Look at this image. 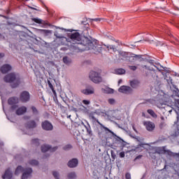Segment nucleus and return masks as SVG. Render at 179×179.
Wrapping results in <instances>:
<instances>
[{
    "label": "nucleus",
    "mask_w": 179,
    "mask_h": 179,
    "mask_svg": "<svg viewBox=\"0 0 179 179\" xmlns=\"http://www.w3.org/2000/svg\"><path fill=\"white\" fill-rule=\"evenodd\" d=\"M70 49L72 51L79 52L80 51H88L91 50L93 54H100L101 52V45L99 44L97 40H90L87 37L82 38L79 32H75L71 34Z\"/></svg>",
    "instance_id": "f257e3e1"
},
{
    "label": "nucleus",
    "mask_w": 179,
    "mask_h": 179,
    "mask_svg": "<svg viewBox=\"0 0 179 179\" xmlns=\"http://www.w3.org/2000/svg\"><path fill=\"white\" fill-rule=\"evenodd\" d=\"M3 80L6 83H12L11 87L13 89H16V87L20 85V77L15 73H10L6 75L3 78Z\"/></svg>",
    "instance_id": "f03ea898"
},
{
    "label": "nucleus",
    "mask_w": 179,
    "mask_h": 179,
    "mask_svg": "<svg viewBox=\"0 0 179 179\" xmlns=\"http://www.w3.org/2000/svg\"><path fill=\"white\" fill-rule=\"evenodd\" d=\"M20 173H23L22 179L30 178V177H31V173H33V169H31V168L24 169L23 167H22V166H18L15 169V176H18V174H20Z\"/></svg>",
    "instance_id": "7ed1b4c3"
},
{
    "label": "nucleus",
    "mask_w": 179,
    "mask_h": 179,
    "mask_svg": "<svg viewBox=\"0 0 179 179\" xmlns=\"http://www.w3.org/2000/svg\"><path fill=\"white\" fill-rule=\"evenodd\" d=\"M89 78L90 80H92V82H93L94 83H100L103 80V78H101L100 73H98L94 71H90Z\"/></svg>",
    "instance_id": "20e7f679"
},
{
    "label": "nucleus",
    "mask_w": 179,
    "mask_h": 179,
    "mask_svg": "<svg viewBox=\"0 0 179 179\" xmlns=\"http://www.w3.org/2000/svg\"><path fill=\"white\" fill-rule=\"evenodd\" d=\"M92 120L94 121H96V122H97V124H99V125H100V129H101V132L102 134V135H108V134H111V135H115V134H114V132H113L111 130H110V129L106 127L104 125H103V124H101L99 120H97V118H96L94 116L92 117Z\"/></svg>",
    "instance_id": "39448f33"
},
{
    "label": "nucleus",
    "mask_w": 179,
    "mask_h": 179,
    "mask_svg": "<svg viewBox=\"0 0 179 179\" xmlns=\"http://www.w3.org/2000/svg\"><path fill=\"white\" fill-rule=\"evenodd\" d=\"M20 101L21 103H29L30 101V93L27 91H23L20 94Z\"/></svg>",
    "instance_id": "423d86ee"
},
{
    "label": "nucleus",
    "mask_w": 179,
    "mask_h": 179,
    "mask_svg": "<svg viewBox=\"0 0 179 179\" xmlns=\"http://www.w3.org/2000/svg\"><path fill=\"white\" fill-rule=\"evenodd\" d=\"M41 128L43 131H52L54 129V126L48 120H45L41 122Z\"/></svg>",
    "instance_id": "0eeeda50"
},
{
    "label": "nucleus",
    "mask_w": 179,
    "mask_h": 179,
    "mask_svg": "<svg viewBox=\"0 0 179 179\" xmlns=\"http://www.w3.org/2000/svg\"><path fill=\"white\" fill-rule=\"evenodd\" d=\"M143 124L144 127H145V129H147V131H149V132L155 131V128H156V124L150 121H144Z\"/></svg>",
    "instance_id": "6e6552de"
},
{
    "label": "nucleus",
    "mask_w": 179,
    "mask_h": 179,
    "mask_svg": "<svg viewBox=\"0 0 179 179\" xmlns=\"http://www.w3.org/2000/svg\"><path fill=\"white\" fill-rule=\"evenodd\" d=\"M118 92L124 94H131L134 90L129 86L122 85L119 88Z\"/></svg>",
    "instance_id": "1a4fd4ad"
},
{
    "label": "nucleus",
    "mask_w": 179,
    "mask_h": 179,
    "mask_svg": "<svg viewBox=\"0 0 179 179\" xmlns=\"http://www.w3.org/2000/svg\"><path fill=\"white\" fill-rule=\"evenodd\" d=\"M120 55H121V57H122L123 58H138V59H141V58H142V55H135L134 53H131L130 55L131 56L129 57V53H128L127 52H120Z\"/></svg>",
    "instance_id": "9d476101"
},
{
    "label": "nucleus",
    "mask_w": 179,
    "mask_h": 179,
    "mask_svg": "<svg viewBox=\"0 0 179 179\" xmlns=\"http://www.w3.org/2000/svg\"><path fill=\"white\" fill-rule=\"evenodd\" d=\"M57 149H58V147L56 146L54 148H51V145L47 144L43 145L41 146V152H43V153H45V152H48V150L51 152H55Z\"/></svg>",
    "instance_id": "9b49d317"
},
{
    "label": "nucleus",
    "mask_w": 179,
    "mask_h": 179,
    "mask_svg": "<svg viewBox=\"0 0 179 179\" xmlns=\"http://www.w3.org/2000/svg\"><path fill=\"white\" fill-rule=\"evenodd\" d=\"M25 127L27 129H34L37 128V122H36L34 120H29L25 124Z\"/></svg>",
    "instance_id": "f8f14e48"
},
{
    "label": "nucleus",
    "mask_w": 179,
    "mask_h": 179,
    "mask_svg": "<svg viewBox=\"0 0 179 179\" xmlns=\"http://www.w3.org/2000/svg\"><path fill=\"white\" fill-rule=\"evenodd\" d=\"M0 71L1 73H8L10 71H12V66L10 64H3L1 69Z\"/></svg>",
    "instance_id": "ddd939ff"
},
{
    "label": "nucleus",
    "mask_w": 179,
    "mask_h": 179,
    "mask_svg": "<svg viewBox=\"0 0 179 179\" xmlns=\"http://www.w3.org/2000/svg\"><path fill=\"white\" fill-rule=\"evenodd\" d=\"M78 163L79 161L78 160V159L73 158L68 162V166L71 169H73L74 167H76L78 166Z\"/></svg>",
    "instance_id": "4468645a"
},
{
    "label": "nucleus",
    "mask_w": 179,
    "mask_h": 179,
    "mask_svg": "<svg viewBox=\"0 0 179 179\" xmlns=\"http://www.w3.org/2000/svg\"><path fill=\"white\" fill-rule=\"evenodd\" d=\"M27 108L26 106H21L16 110L15 114L17 115H23V114H24V113H27Z\"/></svg>",
    "instance_id": "2eb2a0df"
},
{
    "label": "nucleus",
    "mask_w": 179,
    "mask_h": 179,
    "mask_svg": "<svg viewBox=\"0 0 179 179\" xmlns=\"http://www.w3.org/2000/svg\"><path fill=\"white\" fill-rule=\"evenodd\" d=\"M82 93H83V94H86L87 96H89V94H94V88H93L92 86H90L88 88L83 90Z\"/></svg>",
    "instance_id": "dca6fc26"
},
{
    "label": "nucleus",
    "mask_w": 179,
    "mask_h": 179,
    "mask_svg": "<svg viewBox=\"0 0 179 179\" xmlns=\"http://www.w3.org/2000/svg\"><path fill=\"white\" fill-rule=\"evenodd\" d=\"M9 106H13V104H17L19 103V98L17 96H12L8 99Z\"/></svg>",
    "instance_id": "f3484780"
},
{
    "label": "nucleus",
    "mask_w": 179,
    "mask_h": 179,
    "mask_svg": "<svg viewBox=\"0 0 179 179\" xmlns=\"http://www.w3.org/2000/svg\"><path fill=\"white\" fill-rule=\"evenodd\" d=\"M13 177V174L12 173V171H10V169H7L5 171V173L2 176L3 179H10Z\"/></svg>",
    "instance_id": "a211bd4d"
},
{
    "label": "nucleus",
    "mask_w": 179,
    "mask_h": 179,
    "mask_svg": "<svg viewBox=\"0 0 179 179\" xmlns=\"http://www.w3.org/2000/svg\"><path fill=\"white\" fill-rule=\"evenodd\" d=\"M139 85H141V82L138 80H133L130 81V86L133 89H136L137 87H139Z\"/></svg>",
    "instance_id": "6ab92c4d"
},
{
    "label": "nucleus",
    "mask_w": 179,
    "mask_h": 179,
    "mask_svg": "<svg viewBox=\"0 0 179 179\" xmlns=\"http://www.w3.org/2000/svg\"><path fill=\"white\" fill-rule=\"evenodd\" d=\"M63 62L66 65H70V64L72 63V59H71V58L68 57V56H66V57H63Z\"/></svg>",
    "instance_id": "aec40b11"
},
{
    "label": "nucleus",
    "mask_w": 179,
    "mask_h": 179,
    "mask_svg": "<svg viewBox=\"0 0 179 179\" xmlns=\"http://www.w3.org/2000/svg\"><path fill=\"white\" fill-rule=\"evenodd\" d=\"M106 47L107 50L110 51V50H113V52H116L117 47L114 45H104Z\"/></svg>",
    "instance_id": "412c9836"
},
{
    "label": "nucleus",
    "mask_w": 179,
    "mask_h": 179,
    "mask_svg": "<svg viewBox=\"0 0 179 179\" xmlns=\"http://www.w3.org/2000/svg\"><path fill=\"white\" fill-rule=\"evenodd\" d=\"M83 125L84 126V128L85 131H87L88 135H92V128L90 127V125L87 124V126H86L84 123H83Z\"/></svg>",
    "instance_id": "4be33fe9"
},
{
    "label": "nucleus",
    "mask_w": 179,
    "mask_h": 179,
    "mask_svg": "<svg viewBox=\"0 0 179 179\" xmlns=\"http://www.w3.org/2000/svg\"><path fill=\"white\" fill-rule=\"evenodd\" d=\"M116 75H124L125 73V69H117L115 71Z\"/></svg>",
    "instance_id": "5701e85b"
},
{
    "label": "nucleus",
    "mask_w": 179,
    "mask_h": 179,
    "mask_svg": "<svg viewBox=\"0 0 179 179\" xmlns=\"http://www.w3.org/2000/svg\"><path fill=\"white\" fill-rule=\"evenodd\" d=\"M147 112L148 113V114H150V115H151V117H152V118H157V115L155 113L153 110L148 109Z\"/></svg>",
    "instance_id": "b1692460"
},
{
    "label": "nucleus",
    "mask_w": 179,
    "mask_h": 179,
    "mask_svg": "<svg viewBox=\"0 0 179 179\" xmlns=\"http://www.w3.org/2000/svg\"><path fill=\"white\" fill-rule=\"evenodd\" d=\"M31 20L33 22H34L35 23H37L38 24H43V20H41L40 18L33 17V18H31Z\"/></svg>",
    "instance_id": "393cba45"
},
{
    "label": "nucleus",
    "mask_w": 179,
    "mask_h": 179,
    "mask_svg": "<svg viewBox=\"0 0 179 179\" xmlns=\"http://www.w3.org/2000/svg\"><path fill=\"white\" fill-rule=\"evenodd\" d=\"M67 177H68V179H75L76 178V173L75 172L69 173Z\"/></svg>",
    "instance_id": "a878e982"
},
{
    "label": "nucleus",
    "mask_w": 179,
    "mask_h": 179,
    "mask_svg": "<svg viewBox=\"0 0 179 179\" xmlns=\"http://www.w3.org/2000/svg\"><path fill=\"white\" fill-rule=\"evenodd\" d=\"M29 164L31 166H38V161L36 160V159H31L29 162Z\"/></svg>",
    "instance_id": "bb28decb"
},
{
    "label": "nucleus",
    "mask_w": 179,
    "mask_h": 179,
    "mask_svg": "<svg viewBox=\"0 0 179 179\" xmlns=\"http://www.w3.org/2000/svg\"><path fill=\"white\" fill-rule=\"evenodd\" d=\"M31 109L32 110L34 115H38V110H37V108H36L35 106H31Z\"/></svg>",
    "instance_id": "cd10ccee"
},
{
    "label": "nucleus",
    "mask_w": 179,
    "mask_h": 179,
    "mask_svg": "<svg viewBox=\"0 0 179 179\" xmlns=\"http://www.w3.org/2000/svg\"><path fill=\"white\" fill-rule=\"evenodd\" d=\"M31 142L32 145H35V146H38L40 145V141L38 138L33 139Z\"/></svg>",
    "instance_id": "c85d7f7f"
},
{
    "label": "nucleus",
    "mask_w": 179,
    "mask_h": 179,
    "mask_svg": "<svg viewBox=\"0 0 179 179\" xmlns=\"http://www.w3.org/2000/svg\"><path fill=\"white\" fill-rule=\"evenodd\" d=\"M81 24L84 26L85 29H89L90 24L89 22H87V21H82Z\"/></svg>",
    "instance_id": "c756f323"
},
{
    "label": "nucleus",
    "mask_w": 179,
    "mask_h": 179,
    "mask_svg": "<svg viewBox=\"0 0 179 179\" xmlns=\"http://www.w3.org/2000/svg\"><path fill=\"white\" fill-rule=\"evenodd\" d=\"M166 126H167V124H166V122H162L159 124V127L160 129H164V128H166Z\"/></svg>",
    "instance_id": "7c9ffc66"
},
{
    "label": "nucleus",
    "mask_w": 179,
    "mask_h": 179,
    "mask_svg": "<svg viewBox=\"0 0 179 179\" xmlns=\"http://www.w3.org/2000/svg\"><path fill=\"white\" fill-rule=\"evenodd\" d=\"M110 155H111L112 159H113V160H115L117 155H115V152H114V150H110Z\"/></svg>",
    "instance_id": "2f4dec72"
},
{
    "label": "nucleus",
    "mask_w": 179,
    "mask_h": 179,
    "mask_svg": "<svg viewBox=\"0 0 179 179\" xmlns=\"http://www.w3.org/2000/svg\"><path fill=\"white\" fill-rule=\"evenodd\" d=\"M64 150H69V149H72V145L71 144H68L66 145H65L63 148Z\"/></svg>",
    "instance_id": "473e14b6"
},
{
    "label": "nucleus",
    "mask_w": 179,
    "mask_h": 179,
    "mask_svg": "<svg viewBox=\"0 0 179 179\" xmlns=\"http://www.w3.org/2000/svg\"><path fill=\"white\" fill-rule=\"evenodd\" d=\"M52 174H53V177H55V178L59 179V173H58V172L53 171Z\"/></svg>",
    "instance_id": "72a5a7b5"
},
{
    "label": "nucleus",
    "mask_w": 179,
    "mask_h": 179,
    "mask_svg": "<svg viewBox=\"0 0 179 179\" xmlns=\"http://www.w3.org/2000/svg\"><path fill=\"white\" fill-rule=\"evenodd\" d=\"M129 68L131 71H136V69H138L136 66H129Z\"/></svg>",
    "instance_id": "f704fd0d"
},
{
    "label": "nucleus",
    "mask_w": 179,
    "mask_h": 179,
    "mask_svg": "<svg viewBox=\"0 0 179 179\" xmlns=\"http://www.w3.org/2000/svg\"><path fill=\"white\" fill-rule=\"evenodd\" d=\"M48 85L50 89H54V86L52 85V84L51 83V81H50V80H48Z\"/></svg>",
    "instance_id": "c9c22d12"
},
{
    "label": "nucleus",
    "mask_w": 179,
    "mask_h": 179,
    "mask_svg": "<svg viewBox=\"0 0 179 179\" xmlns=\"http://www.w3.org/2000/svg\"><path fill=\"white\" fill-rule=\"evenodd\" d=\"M16 108H17V105L16 104L11 105L10 110H12V111H14V110H16Z\"/></svg>",
    "instance_id": "e433bc0d"
},
{
    "label": "nucleus",
    "mask_w": 179,
    "mask_h": 179,
    "mask_svg": "<svg viewBox=\"0 0 179 179\" xmlns=\"http://www.w3.org/2000/svg\"><path fill=\"white\" fill-rule=\"evenodd\" d=\"M108 101L109 104H114V103H115V100L114 99H109Z\"/></svg>",
    "instance_id": "4c0bfd02"
},
{
    "label": "nucleus",
    "mask_w": 179,
    "mask_h": 179,
    "mask_svg": "<svg viewBox=\"0 0 179 179\" xmlns=\"http://www.w3.org/2000/svg\"><path fill=\"white\" fill-rule=\"evenodd\" d=\"M83 104H85V106H87V105L90 104V101H87V100H86V99H84V100L83 101Z\"/></svg>",
    "instance_id": "58836bf2"
},
{
    "label": "nucleus",
    "mask_w": 179,
    "mask_h": 179,
    "mask_svg": "<svg viewBox=\"0 0 179 179\" xmlns=\"http://www.w3.org/2000/svg\"><path fill=\"white\" fill-rule=\"evenodd\" d=\"M119 156H120V157H121V158L125 157V152H120Z\"/></svg>",
    "instance_id": "ea45409f"
},
{
    "label": "nucleus",
    "mask_w": 179,
    "mask_h": 179,
    "mask_svg": "<svg viewBox=\"0 0 179 179\" xmlns=\"http://www.w3.org/2000/svg\"><path fill=\"white\" fill-rule=\"evenodd\" d=\"M125 178H126V179H131V173H127L125 174Z\"/></svg>",
    "instance_id": "a19ab883"
},
{
    "label": "nucleus",
    "mask_w": 179,
    "mask_h": 179,
    "mask_svg": "<svg viewBox=\"0 0 179 179\" xmlns=\"http://www.w3.org/2000/svg\"><path fill=\"white\" fill-rule=\"evenodd\" d=\"M108 93H109L110 94H113V93H114V90L111 88H109L108 90Z\"/></svg>",
    "instance_id": "79ce46f5"
},
{
    "label": "nucleus",
    "mask_w": 179,
    "mask_h": 179,
    "mask_svg": "<svg viewBox=\"0 0 179 179\" xmlns=\"http://www.w3.org/2000/svg\"><path fill=\"white\" fill-rule=\"evenodd\" d=\"M115 139H117L118 141H120V142H124V140L118 137L117 135H115Z\"/></svg>",
    "instance_id": "37998d69"
},
{
    "label": "nucleus",
    "mask_w": 179,
    "mask_h": 179,
    "mask_svg": "<svg viewBox=\"0 0 179 179\" xmlns=\"http://www.w3.org/2000/svg\"><path fill=\"white\" fill-rule=\"evenodd\" d=\"M51 90H52V92L54 96H55V97H57V92L55 91V90L53 88V89H51Z\"/></svg>",
    "instance_id": "c03bdc74"
},
{
    "label": "nucleus",
    "mask_w": 179,
    "mask_h": 179,
    "mask_svg": "<svg viewBox=\"0 0 179 179\" xmlns=\"http://www.w3.org/2000/svg\"><path fill=\"white\" fill-rule=\"evenodd\" d=\"M178 121H179V114L177 113V121L175 122V124H178Z\"/></svg>",
    "instance_id": "a18cd8bd"
},
{
    "label": "nucleus",
    "mask_w": 179,
    "mask_h": 179,
    "mask_svg": "<svg viewBox=\"0 0 179 179\" xmlns=\"http://www.w3.org/2000/svg\"><path fill=\"white\" fill-rule=\"evenodd\" d=\"M150 156L152 157V159H156V156L153 155V153H150Z\"/></svg>",
    "instance_id": "49530a36"
},
{
    "label": "nucleus",
    "mask_w": 179,
    "mask_h": 179,
    "mask_svg": "<svg viewBox=\"0 0 179 179\" xmlns=\"http://www.w3.org/2000/svg\"><path fill=\"white\" fill-rule=\"evenodd\" d=\"M141 157H142V155H138V156H137V157L135 158V160H138V159H141Z\"/></svg>",
    "instance_id": "de8ad7c7"
},
{
    "label": "nucleus",
    "mask_w": 179,
    "mask_h": 179,
    "mask_svg": "<svg viewBox=\"0 0 179 179\" xmlns=\"http://www.w3.org/2000/svg\"><path fill=\"white\" fill-rule=\"evenodd\" d=\"M29 8L30 9H32L33 10H38L37 8H34V7H30V6H29Z\"/></svg>",
    "instance_id": "09e8293b"
},
{
    "label": "nucleus",
    "mask_w": 179,
    "mask_h": 179,
    "mask_svg": "<svg viewBox=\"0 0 179 179\" xmlns=\"http://www.w3.org/2000/svg\"><path fill=\"white\" fill-rule=\"evenodd\" d=\"M3 57H5V54H3V53H0V59H1V58H3Z\"/></svg>",
    "instance_id": "8fccbe9b"
},
{
    "label": "nucleus",
    "mask_w": 179,
    "mask_h": 179,
    "mask_svg": "<svg viewBox=\"0 0 179 179\" xmlns=\"http://www.w3.org/2000/svg\"><path fill=\"white\" fill-rule=\"evenodd\" d=\"M94 22H100V18H95L93 20Z\"/></svg>",
    "instance_id": "3c124183"
},
{
    "label": "nucleus",
    "mask_w": 179,
    "mask_h": 179,
    "mask_svg": "<svg viewBox=\"0 0 179 179\" xmlns=\"http://www.w3.org/2000/svg\"><path fill=\"white\" fill-rule=\"evenodd\" d=\"M120 83H122V80H118V84L120 85Z\"/></svg>",
    "instance_id": "603ef678"
},
{
    "label": "nucleus",
    "mask_w": 179,
    "mask_h": 179,
    "mask_svg": "<svg viewBox=\"0 0 179 179\" xmlns=\"http://www.w3.org/2000/svg\"><path fill=\"white\" fill-rule=\"evenodd\" d=\"M169 80L170 83H173V80H171V78H169V80Z\"/></svg>",
    "instance_id": "864d4df0"
},
{
    "label": "nucleus",
    "mask_w": 179,
    "mask_h": 179,
    "mask_svg": "<svg viewBox=\"0 0 179 179\" xmlns=\"http://www.w3.org/2000/svg\"><path fill=\"white\" fill-rule=\"evenodd\" d=\"M161 120H162V121H164V117L162 116V117H161Z\"/></svg>",
    "instance_id": "5fc2aeb1"
},
{
    "label": "nucleus",
    "mask_w": 179,
    "mask_h": 179,
    "mask_svg": "<svg viewBox=\"0 0 179 179\" xmlns=\"http://www.w3.org/2000/svg\"><path fill=\"white\" fill-rule=\"evenodd\" d=\"M0 16H1V17H6V16H3V15H0Z\"/></svg>",
    "instance_id": "6e6d98bb"
},
{
    "label": "nucleus",
    "mask_w": 179,
    "mask_h": 179,
    "mask_svg": "<svg viewBox=\"0 0 179 179\" xmlns=\"http://www.w3.org/2000/svg\"><path fill=\"white\" fill-rule=\"evenodd\" d=\"M142 116L145 117V113H143Z\"/></svg>",
    "instance_id": "4d7b16f0"
},
{
    "label": "nucleus",
    "mask_w": 179,
    "mask_h": 179,
    "mask_svg": "<svg viewBox=\"0 0 179 179\" xmlns=\"http://www.w3.org/2000/svg\"><path fill=\"white\" fill-rule=\"evenodd\" d=\"M166 167H167V165H165L164 167V169H166Z\"/></svg>",
    "instance_id": "13d9d810"
},
{
    "label": "nucleus",
    "mask_w": 179,
    "mask_h": 179,
    "mask_svg": "<svg viewBox=\"0 0 179 179\" xmlns=\"http://www.w3.org/2000/svg\"><path fill=\"white\" fill-rule=\"evenodd\" d=\"M119 41H115V43H118Z\"/></svg>",
    "instance_id": "bf43d9fd"
},
{
    "label": "nucleus",
    "mask_w": 179,
    "mask_h": 179,
    "mask_svg": "<svg viewBox=\"0 0 179 179\" xmlns=\"http://www.w3.org/2000/svg\"><path fill=\"white\" fill-rule=\"evenodd\" d=\"M26 1H29V0H26Z\"/></svg>",
    "instance_id": "052dcab7"
},
{
    "label": "nucleus",
    "mask_w": 179,
    "mask_h": 179,
    "mask_svg": "<svg viewBox=\"0 0 179 179\" xmlns=\"http://www.w3.org/2000/svg\"><path fill=\"white\" fill-rule=\"evenodd\" d=\"M0 36H1V34H0Z\"/></svg>",
    "instance_id": "680f3d73"
}]
</instances>
